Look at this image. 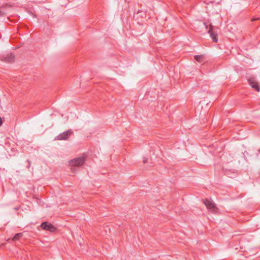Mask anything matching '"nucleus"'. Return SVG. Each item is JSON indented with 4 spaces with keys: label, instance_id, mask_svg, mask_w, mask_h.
Here are the masks:
<instances>
[{
    "label": "nucleus",
    "instance_id": "nucleus-5",
    "mask_svg": "<svg viewBox=\"0 0 260 260\" xmlns=\"http://www.w3.org/2000/svg\"><path fill=\"white\" fill-rule=\"evenodd\" d=\"M249 84L251 86L252 88L255 89L256 91H259V88L258 83L255 80V78L251 77L248 80Z\"/></svg>",
    "mask_w": 260,
    "mask_h": 260
},
{
    "label": "nucleus",
    "instance_id": "nucleus-13",
    "mask_svg": "<svg viewBox=\"0 0 260 260\" xmlns=\"http://www.w3.org/2000/svg\"><path fill=\"white\" fill-rule=\"evenodd\" d=\"M2 124H3V120L1 118V117H0V126L2 125Z\"/></svg>",
    "mask_w": 260,
    "mask_h": 260
},
{
    "label": "nucleus",
    "instance_id": "nucleus-10",
    "mask_svg": "<svg viewBox=\"0 0 260 260\" xmlns=\"http://www.w3.org/2000/svg\"><path fill=\"white\" fill-rule=\"evenodd\" d=\"M27 162H28V168H29L30 166V164H31V162L29 160L27 159L26 160Z\"/></svg>",
    "mask_w": 260,
    "mask_h": 260
},
{
    "label": "nucleus",
    "instance_id": "nucleus-6",
    "mask_svg": "<svg viewBox=\"0 0 260 260\" xmlns=\"http://www.w3.org/2000/svg\"><path fill=\"white\" fill-rule=\"evenodd\" d=\"M208 33L210 34L211 38H212L213 41L215 43L217 42L218 38L217 37L216 35L212 31V28L211 27L208 30Z\"/></svg>",
    "mask_w": 260,
    "mask_h": 260
},
{
    "label": "nucleus",
    "instance_id": "nucleus-7",
    "mask_svg": "<svg viewBox=\"0 0 260 260\" xmlns=\"http://www.w3.org/2000/svg\"><path fill=\"white\" fill-rule=\"evenodd\" d=\"M14 58V55L11 53L4 57V60L8 62H11L13 61Z\"/></svg>",
    "mask_w": 260,
    "mask_h": 260
},
{
    "label": "nucleus",
    "instance_id": "nucleus-12",
    "mask_svg": "<svg viewBox=\"0 0 260 260\" xmlns=\"http://www.w3.org/2000/svg\"><path fill=\"white\" fill-rule=\"evenodd\" d=\"M147 162V159L146 158H144L143 162L144 164H146Z\"/></svg>",
    "mask_w": 260,
    "mask_h": 260
},
{
    "label": "nucleus",
    "instance_id": "nucleus-4",
    "mask_svg": "<svg viewBox=\"0 0 260 260\" xmlns=\"http://www.w3.org/2000/svg\"><path fill=\"white\" fill-rule=\"evenodd\" d=\"M41 228L43 230H47L51 232H54L56 230V228L54 225L47 222H42L41 224Z\"/></svg>",
    "mask_w": 260,
    "mask_h": 260
},
{
    "label": "nucleus",
    "instance_id": "nucleus-3",
    "mask_svg": "<svg viewBox=\"0 0 260 260\" xmlns=\"http://www.w3.org/2000/svg\"><path fill=\"white\" fill-rule=\"evenodd\" d=\"M71 129L67 130L58 135L55 139L57 140H66L72 134Z\"/></svg>",
    "mask_w": 260,
    "mask_h": 260
},
{
    "label": "nucleus",
    "instance_id": "nucleus-8",
    "mask_svg": "<svg viewBox=\"0 0 260 260\" xmlns=\"http://www.w3.org/2000/svg\"><path fill=\"white\" fill-rule=\"evenodd\" d=\"M196 60L199 62H202L203 61V59L204 58V55L203 54L201 55H197L194 56Z\"/></svg>",
    "mask_w": 260,
    "mask_h": 260
},
{
    "label": "nucleus",
    "instance_id": "nucleus-9",
    "mask_svg": "<svg viewBox=\"0 0 260 260\" xmlns=\"http://www.w3.org/2000/svg\"><path fill=\"white\" fill-rule=\"evenodd\" d=\"M22 236V234L20 233H17L16 234H15L14 235V236L13 237V239H12V240L13 241H15V240H19L20 238H21Z\"/></svg>",
    "mask_w": 260,
    "mask_h": 260
},
{
    "label": "nucleus",
    "instance_id": "nucleus-11",
    "mask_svg": "<svg viewBox=\"0 0 260 260\" xmlns=\"http://www.w3.org/2000/svg\"><path fill=\"white\" fill-rule=\"evenodd\" d=\"M258 19V18H254L251 19L252 21H254Z\"/></svg>",
    "mask_w": 260,
    "mask_h": 260
},
{
    "label": "nucleus",
    "instance_id": "nucleus-14",
    "mask_svg": "<svg viewBox=\"0 0 260 260\" xmlns=\"http://www.w3.org/2000/svg\"><path fill=\"white\" fill-rule=\"evenodd\" d=\"M1 13V11H0V14Z\"/></svg>",
    "mask_w": 260,
    "mask_h": 260
},
{
    "label": "nucleus",
    "instance_id": "nucleus-1",
    "mask_svg": "<svg viewBox=\"0 0 260 260\" xmlns=\"http://www.w3.org/2000/svg\"><path fill=\"white\" fill-rule=\"evenodd\" d=\"M85 159L84 156H80L71 160L69 164L71 166L79 167L82 166L85 162Z\"/></svg>",
    "mask_w": 260,
    "mask_h": 260
},
{
    "label": "nucleus",
    "instance_id": "nucleus-2",
    "mask_svg": "<svg viewBox=\"0 0 260 260\" xmlns=\"http://www.w3.org/2000/svg\"><path fill=\"white\" fill-rule=\"evenodd\" d=\"M204 203L207 208L212 212L216 213L218 211V209L215 204L212 201L205 199L204 200Z\"/></svg>",
    "mask_w": 260,
    "mask_h": 260
}]
</instances>
